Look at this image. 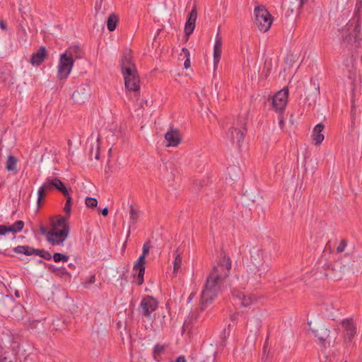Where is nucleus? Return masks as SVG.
Returning <instances> with one entry per match:
<instances>
[{
    "label": "nucleus",
    "mask_w": 362,
    "mask_h": 362,
    "mask_svg": "<svg viewBox=\"0 0 362 362\" xmlns=\"http://www.w3.org/2000/svg\"><path fill=\"white\" fill-rule=\"evenodd\" d=\"M120 66L126 88L131 91L138 92L140 89V78L135 64L132 61L130 51H127L123 54Z\"/></svg>",
    "instance_id": "obj_1"
},
{
    "label": "nucleus",
    "mask_w": 362,
    "mask_h": 362,
    "mask_svg": "<svg viewBox=\"0 0 362 362\" xmlns=\"http://www.w3.org/2000/svg\"><path fill=\"white\" fill-rule=\"evenodd\" d=\"M223 283L218 279L208 276L201 293L199 310L204 311L209 305L211 304L223 288Z\"/></svg>",
    "instance_id": "obj_2"
},
{
    "label": "nucleus",
    "mask_w": 362,
    "mask_h": 362,
    "mask_svg": "<svg viewBox=\"0 0 362 362\" xmlns=\"http://www.w3.org/2000/svg\"><path fill=\"white\" fill-rule=\"evenodd\" d=\"M69 231L68 217L59 216L52 222V228L47 233V241L52 245H61L67 238Z\"/></svg>",
    "instance_id": "obj_3"
},
{
    "label": "nucleus",
    "mask_w": 362,
    "mask_h": 362,
    "mask_svg": "<svg viewBox=\"0 0 362 362\" xmlns=\"http://www.w3.org/2000/svg\"><path fill=\"white\" fill-rule=\"evenodd\" d=\"M354 261L339 259L324 267L325 276L334 281H339L349 273H354Z\"/></svg>",
    "instance_id": "obj_4"
},
{
    "label": "nucleus",
    "mask_w": 362,
    "mask_h": 362,
    "mask_svg": "<svg viewBox=\"0 0 362 362\" xmlns=\"http://www.w3.org/2000/svg\"><path fill=\"white\" fill-rule=\"evenodd\" d=\"M246 124L247 119L243 116H238L236 121L233 122L227 133L228 137L230 138L233 144L240 146L247 132Z\"/></svg>",
    "instance_id": "obj_5"
},
{
    "label": "nucleus",
    "mask_w": 362,
    "mask_h": 362,
    "mask_svg": "<svg viewBox=\"0 0 362 362\" xmlns=\"http://www.w3.org/2000/svg\"><path fill=\"white\" fill-rule=\"evenodd\" d=\"M269 272L265 269H255L254 267L247 266V272L245 274L242 276V279L244 281V288L245 286H250L255 288L260 284L263 278H264Z\"/></svg>",
    "instance_id": "obj_6"
},
{
    "label": "nucleus",
    "mask_w": 362,
    "mask_h": 362,
    "mask_svg": "<svg viewBox=\"0 0 362 362\" xmlns=\"http://www.w3.org/2000/svg\"><path fill=\"white\" fill-rule=\"evenodd\" d=\"M231 269V261L229 257L224 255L220 262L215 265L209 274V276L218 279L224 284L225 280L228 277Z\"/></svg>",
    "instance_id": "obj_7"
},
{
    "label": "nucleus",
    "mask_w": 362,
    "mask_h": 362,
    "mask_svg": "<svg viewBox=\"0 0 362 362\" xmlns=\"http://www.w3.org/2000/svg\"><path fill=\"white\" fill-rule=\"evenodd\" d=\"M254 13L256 26L260 31L267 32L270 28L273 21L272 15L264 6L255 7Z\"/></svg>",
    "instance_id": "obj_8"
},
{
    "label": "nucleus",
    "mask_w": 362,
    "mask_h": 362,
    "mask_svg": "<svg viewBox=\"0 0 362 362\" xmlns=\"http://www.w3.org/2000/svg\"><path fill=\"white\" fill-rule=\"evenodd\" d=\"M14 309L21 310V308L11 296L0 293V314L4 317H13Z\"/></svg>",
    "instance_id": "obj_9"
},
{
    "label": "nucleus",
    "mask_w": 362,
    "mask_h": 362,
    "mask_svg": "<svg viewBox=\"0 0 362 362\" xmlns=\"http://www.w3.org/2000/svg\"><path fill=\"white\" fill-rule=\"evenodd\" d=\"M312 331L322 344L327 343L329 346L334 345L337 338L336 331L332 334L329 329L322 325H316L315 328L312 329Z\"/></svg>",
    "instance_id": "obj_10"
},
{
    "label": "nucleus",
    "mask_w": 362,
    "mask_h": 362,
    "mask_svg": "<svg viewBox=\"0 0 362 362\" xmlns=\"http://www.w3.org/2000/svg\"><path fill=\"white\" fill-rule=\"evenodd\" d=\"M247 266L254 267L255 269H265L269 270V266L265 263L263 250L257 247H253L250 250V261Z\"/></svg>",
    "instance_id": "obj_11"
},
{
    "label": "nucleus",
    "mask_w": 362,
    "mask_h": 362,
    "mask_svg": "<svg viewBox=\"0 0 362 362\" xmlns=\"http://www.w3.org/2000/svg\"><path fill=\"white\" fill-rule=\"evenodd\" d=\"M288 90L282 89L272 97V107L279 114L284 113L288 102Z\"/></svg>",
    "instance_id": "obj_12"
},
{
    "label": "nucleus",
    "mask_w": 362,
    "mask_h": 362,
    "mask_svg": "<svg viewBox=\"0 0 362 362\" xmlns=\"http://www.w3.org/2000/svg\"><path fill=\"white\" fill-rule=\"evenodd\" d=\"M73 66V61L68 58L66 54H62L57 66V78L59 80L66 79L71 71Z\"/></svg>",
    "instance_id": "obj_13"
},
{
    "label": "nucleus",
    "mask_w": 362,
    "mask_h": 362,
    "mask_svg": "<svg viewBox=\"0 0 362 362\" xmlns=\"http://www.w3.org/2000/svg\"><path fill=\"white\" fill-rule=\"evenodd\" d=\"M158 308V301L152 296H147L144 298L140 303V313L146 317H150L151 313Z\"/></svg>",
    "instance_id": "obj_14"
},
{
    "label": "nucleus",
    "mask_w": 362,
    "mask_h": 362,
    "mask_svg": "<svg viewBox=\"0 0 362 362\" xmlns=\"http://www.w3.org/2000/svg\"><path fill=\"white\" fill-rule=\"evenodd\" d=\"M90 95V87L87 84L79 86L72 94V99L74 103L83 104Z\"/></svg>",
    "instance_id": "obj_15"
},
{
    "label": "nucleus",
    "mask_w": 362,
    "mask_h": 362,
    "mask_svg": "<svg viewBox=\"0 0 362 362\" xmlns=\"http://www.w3.org/2000/svg\"><path fill=\"white\" fill-rule=\"evenodd\" d=\"M42 186L48 191H52L56 189L63 195L67 194V189L64 186V183L58 178L53 177L52 179H47L43 183Z\"/></svg>",
    "instance_id": "obj_16"
},
{
    "label": "nucleus",
    "mask_w": 362,
    "mask_h": 362,
    "mask_svg": "<svg viewBox=\"0 0 362 362\" xmlns=\"http://www.w3.org/2000/svg\"><path fill=\"white\" fill-rule=\"evenodd\" d=\"M197 18V11L194 6L189 13L187 21L185 26V41L189 40V35L192 33L195 28V22Z\"/></svg>",
    "instance_id": "obj_17"
},
{
    "label": "nucleus",
    "mask_w": 362,
    "mask_h": 362,
    "mask_svg": "<svg viewBox=\"0 0 362 362\" xmlns=\"http://www.w3.org/2000/svg\"><path fill=\"white\" fill-rule=\"evenodd\" d=\"M165 139L168 142L167 146H177L182 140L180 130L171 128L165 134Z\"/></svg>",
    "instance_id": "obj_18"
},
{
    "label": "nucleus",
    "mask_w": 362,
    "mask_h": 362,
    "mask_svg": "<svg viewBox=\"0 0 362 362\" xmlns=\"http://www.w3.org/2000/svg\"><path fill=\"white\" fill-rule=\"evenodd\" d=\"M47 56V51L45 47L41 46L36 52L33 53L30 62L33 66H40L45 61Z\"/></svg>",
    "instance_id": "obj_19"
},
{
    "label": "nucleus",
    "mask_w": 362,
    "mask_h": 362,
    "mask_svg": "<svg viewBox=\"0 0 362 362\" xmlns=\"http://www.w3.org/2000/svg\"><path fill=\"white\" fill-rule=\"evenodd\" d=\"M145 258L146 256L141 255L137 259L136 263L134 265V270H139L136 276L137 284L141 285L144 283V276L145 273Z\"/></svg>",
    "instance_id": "obj_20"
},
{
    "label": "nucleus",
    "mask_w": 362,
    "mask_h": 362,
    "mask_svg": "<svg viewBox=\"0 0 362 362\" xmlns=\"http://www.w3.org/2000/svg\"><path fill=\"white\" fill-rule=\"evenodd\" d=\"M222 53V37L217 34L214 47V68L217 69Z\"/></svg>",
    "instance_id": "obj_21"
},
{
    "label": "nucleus",
    "mask_w": 362,
    "mask_h": 362,
    "mask_svg": "<svg viewBox=\"0 0 362 362\" xmlns=\"http://www.w3.org/2000/svg\"><path fill=\"white\" fill-rule=\"evenodd\" d=\"M341 324L346 332L345 339H348L349 342L351 341L356 333V327L354 323L348 319L343 320Z\"/></svg>",
    "instance_id": "obj_22"
},
{
    "label": "nucleus",
    "mask_w": 362,
    "mask_h": 362,
    "mask_svg": "<svg viewBox=\"0 0 362 362\" xmlns=\"http://www.w3.org/2000/svg\"><path fill=\"white\" fill-rule=\"evenodd\" d=\"M63 54H66L68 58H70L74 63L76 59L83 58L84 54L83 50L78 45L69 47Z\"/></svg>",
    "instance_id": "obj_23"
},
{
    "label": "nucleus",
    "mask_w": 362,
    "mask_h": 362,
    "mask_svg": "<svg viewBox=\"0 0 362 362\" xmlns=\"http://www.w3.org/2000/svg\"><path fill=\"white\" fill-rule=\"evenodd\" d=\"M23 227L24 222L23 221H17L10 226L0 225V235H5L8 232H12L13 233L19 232L23 230Z\"/></svg>",
    "instance_id": "obj_24"
},
{
    "label": "nucleus",
    "mask_w": 362,
    "mask_h": 362,
    "mask_svg": "<svg viewBox=\"0 0 362 362\" xmlns=\"http://www.w3.org/2000/svg\"><path fill=\"white\" fill-rule=\"evenodd\" d=\"M324 128H325V126L321 123L317 124L314 127L313 131V140L315 142V145H319L323 141L325 136L322 134V132L323 131Z\"/></svg>",
    "instance_id": "obj_25"
},
{
    "label": "nucleus",
    "mask_w": 362,
    "mask_h": 362,
    "mask_svg": "<svg viewBox=\"0 0 362 362\" xmlns=\"http://www.w3.org/2000/svg\"><path fill=\"white\" fill-rule=\"evenodd\" d=\"M250 325L254 324L255 325L254 329H251L250 332L252 333V335L251 337H248L247 338V342L251 343L252 344H255L256 340H257V334L259 330L260 327V320L258 318H253L250 320Z\"/></svg>",
    "instance_id": "obj_26"
},
{
    "label": "nucleus",
    "mask_w": 362,
    "mask_h": 362,
    "mask_svg": "<svg viewBox=\"0 0 362 362\" xmlns=\"http://www.w3.org/2000/svg\"><path fill=\"white\" fill-rule=\"evenodd\" d=\"M47 268L49 272L54 274L56 276L64 278H71V274L64 267H57L53 264H48Z\"/></svg>",
    "instance_id": "obj_27"
},
{
    "label": "nucleus",
    "mask_w": 362,
    "mask_h": 362,
    "mask_svg": "<svg viewBox=\"0 0 362 362\" xmlns=\"http://www.w3.org/2000/svg\"><path fill=\"white\" fill-rule=\"evenodd\" d=\"M119 18L115 13H112L109 16L107 21V27L110 31H114L116 29Z\"/></svg>",
    "instance_id": "obj_28"
},
{
    "label": "nucleus",
    "mask_w": 362,
    "mask_h": 362,
    "mask_svg": "<svg viewBox=\"0 0 362 362\" xmlns=\"http://www.w3.org/2000/svg\"><path fill=\"white\" fill-rule=\"evenodd\" d=\"M17 161H18V160L15 156H13L12 155L8 156V160L6 162V168L8 171H12V172H14L15 173H17V169H16Z\"/></svg>",
    "instance_id": "obj_29"
},
{
    "label": "nucleus",
    "mask_w": 362,
    "mask_h": 362,
    "mask_svg": "<svg viewBox=\"0 0 362 362\" xmlns=\"http://www.w3.org/2000/svg\"><path fill=\"white\" fill-rule=\"evenodd\" d=\"M33 247H30L27 245H18L13 248V251L16 253L23 254L25 255H32L33 253L32 252Z\"/></svg>",
    "instance_id": "obj_30"
},
{
    "label": "nucleus",
    "mask_w": 362,
    "mask_h": 362,
    "mask_svg": "<svg viewBox=\"0 0 362 362\" xmlns=\"http://www.w3.org/2000/svg\"><path fill=\"white\" fill-rule=\"evenodd\" d=\"M268 340L269 337H267L263 346L262 361H272V356H270L269 351L268 350Z\"/></svg>",
    "instance_id": "obj_31"
},
{
    "label": "nucleus",
    "mask_w": 362,
    "mask_h": 362,
    "mask_svg": "<svg viewBox=\"0 0 362 362\" xmlns=\"http://www.w3.org/2000/svg\"><path fill=\"white\" fill-rule=\"evenodd\" d=\"M64 196L66 197V199L65 206L64 207V211L66 215L65 217H68V218H69L70 216V214H71L72 198L70 197L68 190H67V194H66V195H64Z\"/></svg>",
    "instance_id": "obj_32"
},
{
    "label": "nucleus",
    "mask_w": 362,
    "mask_h": 362,
    "mask_svg": "<svg viewBox=\"0 0 362 362\" xmlns=\"http://www.w3.org/2000/svg\"><path fill=\"white\" fill-rule=\"evenodd\" d=\"M257 300V298L254 295H244L240 303V305L245 307H247L250 306L251 304L254 303L255 302H256Z\"/></svg>",
    "instance_id": "obj_33"
},
{
    "label": "nucleus",
    "mask_w": 362,
    "mask_h": 362,
    "mask_svg": "<svg viewBox=\"0 0 362 362\" xmlns=\"http://www.w3.org/2000/svg\"><path fill=\"white\" fill-rule=\"evenodd\" d=\"M353 23V34H354V40L356 41L358 39L359 35L361 33V22H352ZM351 26H350L348 30L350 29Z\"/></svg>",
    "instance_id": "obj_34"
},
{
    "label": "nucleus",
    "mask_w": 362,
    "mask_h": 362,
    "mask_svg": "<svg viewBox=\"0 0 362 362\" xmlns=\"http://www.w3.org/2000/svg\"><path fill=\"white\" fill-rule=\"evenodd\" d=\"M47 192H48V191L42 185L39 188L37 200L38 208L40 206L43 199H45Z\"/></svg>",
    "instance_id": "obj_35"
},
{
    "label": "nucleus",
    "mask_w": 362,
    "mask_h": 362,
    "mask_svg": "<svg viewBox=\"0 0 362 362\" xmlns=\"http://www.w3.org/2000/svg\"><path fill=\"white\" fill-rule=\"evenodd\" d=\"M173 264V273L176 274L177 272H179L182 265V257L180 253H177V255L175 256Z\"/></svg>",
    "instance_id": "obj_36"
},
{
    "label": "nucleus",
    "mask_w": 362,
    "mask_h": 362,
    "mask_svg": "<svg viewBox=\"0 0 362 362\" xmlns=\"http://www.w3.org/2000/svg\"><path fill=\"white\" fill-rule=\"evenodd\" d=\"M286 6H287V9H288L287 12L290 11V13H298L300 11V10L301 9V8L303 7V6H298H298H296V4L293 3V0H289V2L286 5Z\"/></svg>",
    "instance_id": "obj_37"
},
{
    "label": "nucleus",
    "mask_w": 362,
    "mask_h": 362,
    "mask_svg": "<svg viewBox=\"0 0 362 362\" xmlns=\"http://www.w3.org/2000/svg\"><path fill=\"white\" fill-rule=\"evenodd\" d=\"M361 11H358V10L354 9V12L352 18L346 24V27L348 28L350 26L353 25L352 22H361Z\"/></svg>",
    "instance_id": "obj_38"
},
{
    "label": "nucleus",
    "mask_w": 362,
    "mask_h": 362,
    "mask_svg": "<svg viewBox=\"0 0 362 362\" xmlns=\"http://www.w3.org/2000/svg\"><path fill=\"white\" fill-rule=\"evenodd\" d=\"M69 258L68 255L59 252H56L53 255V259L55 262H66L69 260Z\"/></svg>",
    "instance_id": "obj_39"
},
{
    "label": "nucleus",
    "mask_w": 362,
    "mask_h": 362,
    "mask_svg": "<svg viewBox=\"0 0 362 362\" xmlns=\"http://www.w3.org/2000/svg\"><path fill=\"white\" fill-rule=\"evenodd\" d=\"M139 218L138 211L134 209L132 206H130V220L132 223H135Z\"/></svg>",
    "instance_id": "obj_40"
},
{
    "label": "nucleus",
    "mask_w": 362,
    "mask_h": 362,
    "mask_svg": "<svg viewBox=\"0 0 362 362\" xmlns=\"http://www.w3.org/2000/svg\"><path fill=\"white\" fill-rule=\"evenodd\" d=\"M165 351V346L162 344H156L153 351V355H162Z\"/></svg>",
    "instance_id": "obj_41"
},
{
    "label": "nucleus",
    "mask_w": 362,
    "mask_h": 362,
    "mask_svg": "<svg viewBox=\"0 0 362 362\" xmlns=\"http://www.w3.org/2000/svg\"><path fill=\"white\" fill-rule=\"evenodd\" d=\"M85 202L86 206L89 208H94L98 205V200L93 197H87Z\"/></svg>",
    "instance_id": "obj_42"
},
{
    "label": "nucleus",
    "mask_w": 362,
    "mask_h": 362,
    "mask_svg": "<svg viewBox=\"0 0 362 362\" xmlns=\"http://www.w3.org/2000/svg\"><path fill=\"white\" fill-rule=\"evenodd\" d=\"M347 246V240L346 239H342L339 243L338 246L336 248V252L337 253H340L344 251L346 247Z\"/></svg>",
    "instance_id": "obj_43"
},
{
    "label": "nucleus",
    "mask_w": 362,
    "mask_h": 362,
    "mask_svg": "<svg viewBox=\"0 0 362 362\" xmlns=\"http://www.w3.org/2000/svg\"><path fill=\"white\" fill-rule=\"evenodd\" d=\"M329 307L331 309H329L328 308H326L327 316V317L330 318L331 320H335L336 312L333 311V310H334V308L333 307V304L330 303Z\"/></svg>",
    "instance_id": "obj_44"
},
{
    "label": "nucleus",
    "mask_w": 362,
    "mask_h": 362,
    "mask_svg": "<svg viewBox=\"0 0 362 362\" xmlns=\"http://www.w3.org/2000/svg\"><path fill=\"white\" fill-rule=\"evenodd\" d=\"M244 295L245 294L242 291H240L238 290L233 289L232 291V296H233V297L236 298V299H238V300H240V302L241 301V300L243 298Z\"/></svg>",
    "instance_id": "obj_45"
},
{
    "label": "nucleus",
    "mask_w": 362,
    "mask_h": 362,
    "mask_svg": "<svg viewBox=\"0 0 362 362\" xmlns=\"http://www.w3.org/2000/svg\"><path fill=\"white\" fill-rule=\"evenodd\" d=\"M343 41L344 42L347 44H351L354 41L356 42L354 38V34L351 33H349V34L345 35L343 37Z\"/></svg>",
    "instance_id": "obj_46"
},
{
    "label": "nucleus",
    "mask_w": 362,
    "mask_h": 362,
    "mask_svg": "<svg viewBox=\"0 0 362 362\" xmlns=\"http://www.w3.org/2000/svg\"><path fill=\"white\" fill-rule=\"evenodd\" d=\"M149 243L150 241H148L144 244L142 247V255L146 256L149 253L151 247Z\"/></svg>",
    "instance_id": "obj_47"
},
{
    "label": "nucleus",
    "mask_w": 362,
    "mask_h": 362,
    "mask_svg": "<svg viewBox=\"0 0 362 362\" xmlns=\"http://www.w3.org/2000/svg\"><path fill=\"white\" fill-rule=\"evenodd\" d=\"M41 257L46 260H49L52 259V257L50 252H49L48 251H46L45 250H42Z\"/></svg>",
    "instance_id": "obj_48"
},
{
    "label": "nucleus",
    "mask_w": 362,
    "mask_h": 362,
    "mask_svg": "<svg viewBox=\"0 0 362 362\" xmlns=\"http://www.w3.org/2000/svg\"><path fill=\"white\" fill-rule=\"evenodd\" d=\"M8 358L6 356V352L0 351V362H6Z\"/></svg>",
    "instance_id": "obj_49"
},
{
    "label": "nucleus",
    "mask_w": 362,
    "mask_h": 362,
    "mask_svg": "<svg viewBox=\"0 0 362 362\" xmlns=\"http://www.w3.org/2000/svg\"><path fill=\"white\" fill-rule=\"evenodd\" d=\"M293 3L296 4V6H303L305 4L308 2V0H293Z\"/></svg>",
    "instance_id": "obj_50"
},
{
    "label": "nucleus",
    "mask_w": 362,
    "mask_h": 362,
    "mask_svg": "<svg viewBox=\"0 0 362 362\" xmlns=\"http://www.w3.org/2000/svg\"><path fill=\"white\" fill-rule=\"evenodd\" d=\"M279 127L281 129H283L284 127V117L282 116V114H279Z\"/></svg>",
    "instance_id": "obj_51"
},
{
    "label": "nucleus",
    "mask_w": 362,
    "mask_h": 362,
    "mask_svg": "<svg viewBox=\"0 0 362 362\" xmlns=\"http://www.w3.org/2000/svg\"><path fill=\"white\" fill-rule=\"evenodd\" d=\"M182 54H184V57L187 59L189 58V51L187 48H183L182 50V53L180 54V56Z\"/></svg>",
    "instance_id": "obj_52"
},
{
    "label": "nucleus",
    "mask_w": 362,
    "mask_h": 362,
    "mask_svg": "<svg viewBox=\"0 0 362 362\" xmlns=\"http://www.w3.org/2000/svg\"><path fill=\"white\" fill-rule=\"evenodd\" d=\"M40 233H41L42 235H46V237L47 238V233H48V231H49V230H47V228L46 227H45V226H41V227L40 228Z\"/></svg>",
    "instance_id": "obj_53"
},
{
    "label": "nucleus",
    "mask_w": 362,
    "mask_h": 362,
    "mask_svg": "<svg viewBox=\"0 0 362 362\" xmlns=\"http://www.w3.org/2000/svg\"><path fill=\"white\" fill-rule=\"evenodd\" d=\"M170 362H186V359L184 356H180L175 361H170Z\"/></svg>",
    "instance_id": "obj_54"
},
{
    "label": "nucleus",
    "mask_w": 362,
    "mask_h": 362,
    "mask_svg": "<svg viewBox=\"0 0 362 362\" xmlns=\"http://www.w3.org/2000/svg\"><path fill=\"white\" fill-rule=\"evenodd\" d=\"M32 252L33 255H38L41 257L42 250L33 248Z\"/></svg>",
    "instance_id": "obj_55"
},
{
    "label": "nucleus",
    "mask_w": 362,
    "mask_h": 362,
    "mask_svg": "<svg viewBox=\"0 0 362 362\" xmlns=\"http://www.w3.org/2000/svg\"><path fill=\"white\" fill-rule=\"evenodd\" d=\"M190 66H191L190 59L187 58L185 59V61L184 62V66L185 69H188L190 67Z\"/></svg>",
    "instance_id": "obj_56"
},
{
    "label": "nucleus",
    "mask_w": 362,
    "mask_h": 362,
    "mask_svg": "<svg viewBox=\"0 0 362 362\" xmlns=\"http://www.w3.org/2000/svg\"><path fill=\"white\" fill-rule=\"evenodd\" d=\"M355 9L358 11H362V2L357 1L355 5Z\"/></svg>",
    "instance_id": "obj_57"
},
{
    "label": "nucleus",
    "mask_w": 362,
    "mask_h": 362,
    "mask_svg": "<svg viewBox=\"0 0 362 362\" xmlns=\"http://www.w3.org/2000/svg\"><path fill=\"white\" fill-rule=\"evenodd\" d=\"M153 358L156 362H160L162 360L161 355H153Z\"/></svg>",
    "instance_id": "obj_58"
},
{
    "label": "nucleus",
    "mask_w": 362,
    "mask_h": 362,
    "mask_svg": "<svg viewBox=\"0 0 362 362\" xmlns=\"http://www.w3.org/2000/svg\"><path fill=\"white\" fill-rule=\"evenodd\" d=\"M95 281V275H92L90 276L88 281L86 282V284H93Z\"/></svg>",
    "instance_id": "obj_59"
},
{
    "label": "nucleus",
    "mask_w": 362,
    "mask_h": 362,
    "mask_svg": "<svg viewBox=\"0 0 362 362\" xmlns=\"http://www.w3.org/2000/svg\"><path fill=\"white\" fill-rule=\"evenodd\" d=\"M0 27L2 30H6L7 28L6 24L2 20L0 21Z\"/></svg>",
    "instance_id": "obj_60"
},
{
    "label": "nucleus",
    "mask_w": 362,
    "mask_h": 362,
    "mask_svg": "<svg viewBox=\"0 0 362 362\" xmlns=\"http://www.w3.org/2000/svg\"><path fill=\"white\" fill-rule=\"evenodd\" d=\"M101 214L103 216H107V214H108V209L106 207V208H104L102 211H101Z\"/></svg>",
    "instance_id": "obj_61"
},
{
    "label": "nucleus",
    "mask_w": 362,
    "mask_h": 362,
    "mask_svg": "<svg viewBox=\"0 0 362 362\" xmlns=\"http://www.w3.org/2000/svg\"><path fill=\"white\" fill-rule=\"evenodd\" d=\"M99 150H100V147H99V146L98 145V146H97V151H96V153H95V158L96 160H98V159H99V157H100Z\"/></svg>",
    "instance_id": "obj_62"
},
{
    "label": "nucleus",
    "mask_w": 362,
    "mask_h": 362,
    "mask_svg": "<svg viewBox=\"0 0 362 362\" xmlns=\"http://www.w3.org/2000/svg\"><path fill=\"white\" fill-rule=\"evenodd\" d=\"M203 362H215V359H214V357H213V358H207V359L204 360Z\"/></svg>",
    "instance_id": "obj_63"
},
{
    "label": "nucleus",
    "mask_w": 362,
    "mask_h": 362,
    "mask_svg": "<svg viewBox=\"0 0 362 362\" xmlns=\"http://www.w3.org/2000/svg\"><path fill=\"white\" fill-rule=\"evenodd\" d=\"M1 74H6L9 76L11 75V71H3V72H1Z\"/></svg>",
    "instance_id": "obj_64"
}]
</instances>
